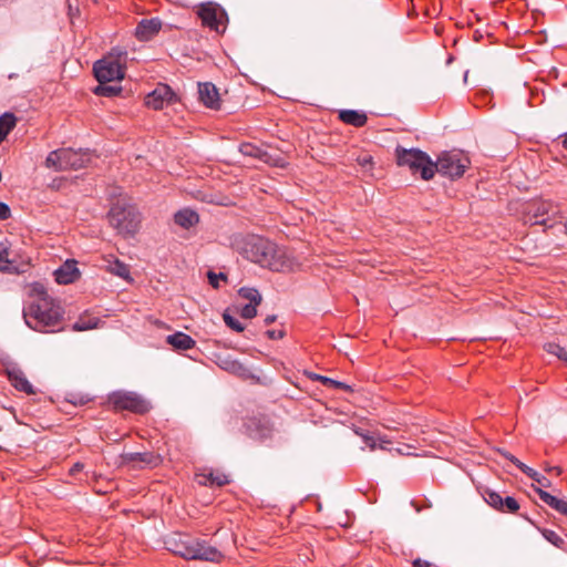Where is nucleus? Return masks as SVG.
Segmentation results:
<instances>
[{"label":"nucleus","mask_w":567,"mask_h":567,"mask_svg":"<svg viewBox=\"0 0 567 567\" xmlns=\"http://www.w3.org/2000/svg\"><path fill=\"white\" fill-rule=\"evenodd\" d=\"M239 249L247 260L271 271L290 272L300 268V264L287 248L261 236H246Z\"/></svg>","instance_id":"1"},{"label":"nucleus","mask_w":567,"mask_h":567,"mask_svg":"<svg viewBox=\"0 0 567 567\" xmlns=\"http://www.w3.org/2000/svg\"><path fill=\"white\" fill-rule=\"evenodd\" d=\"M239 249L247 260L271 271L290 272L300 268V264L287 248L261 236H246Z\"/></svg>","instance_id":"2"},{"label":"nucleus","mask_w":567,"mask_h":567,"mask_svg":"<svg viewBox=\"0 0 567 567\" xmlns=\"http://www.w3.org/2000/svg\"><path fill=\"white\" fill-rule=\"evenodd\" d=\"M239 249L247 260L271 271L290 272L300 268V264L287 248L261 236H246Z\"/></svg>","instance_id":"3"},{"label":"nucleus","mask_w":567,"mask_h":567,"mask_svg":"<svg viewBox=\"0 0 567 567\" xmlns=\"http://www.w3.org/2000/svg\"><path fill=\"white\" fill-rule=\"evenodd\" d=\"M23 319L29 328L42 333L62 331L63 309L53 298H40L23 308Z\"/></svg>","instance_id":"4"},{"label":"nucleus","mask_w":567,"mask_h":567,"mask_svg":"<svg viewBox=\"0 0 567 567\" xmlns=\"http://www.w3.org/2000/svg\"><path fill=\"white\" fill-rule=\"evenodd\" d=\"M165 546L173 554L189 560L219 563L224 557L220 550L208 545L205 540L190 538L182 534L168 536Z\"/></svg>","instance_id":"5"},{"label":"nucleus","mask_w":567,"mask_h":567,"mask_svg":"<svg viewBox=\"0 0 567 567\" xmlns=\"http://www.w3.org/2000/svg\"><path fill=\"white\" fill-rule=\"evenodd\" d=\"M107 218L111 226L124 237L135 235L141 225L140 212L124 199H118L112 205Z\"/></svg>","instance_id":"6"},{"label":"nucleus","mask_w":567,"mask_h":567,"mask_svg":"<svg viewBox=\"0 0 567 567\" xmlns=\"http://www.w3.org/2000/svg\"><path fill=\"white\" fill-rule=\"evenodd\" d=\"M395 158L399 166H406L413 175L420 174L422 179L433 178V161L423 151L417 148L406 150L402 146L395 148Z\"/></svg>","instance_id":"7"},{"label":"nucleus","mask_w":567,"mask_h":567,"mask_svg":"<svg viewBox=\"0 0 567 567\" xmlns=\"http://www.w3.org/2000/svg\"><path fill=\"white\" fill-rule=\"evenodd\" d=\"M468 165L470 159L466 156L452 152H444L439 156L435 163L433 162V176L437 172L451 179L460 178L464 175Z\"/></svg>","instance_id":"8"},{"label":"nucleus","mask_w":567,"mask_h":567,"mask_svg":"<svg viewBox=\"0 0 567 567\" xmlns=\"http://www.w3.org/2000/svg\"><path fill=\"white\" fill-rule=\"evenodd\" d=\"M109 404L115 411H128L135 414H145L150 411V403L135 392L116 391L109 395Z\"/></svg>","instance_id":"9"},{"label":"nucleus","mask_w":567,"mask_h":567,"mask_svg":"<svg viewBox=\"0 0 567 567\" xmlns=\"http://www.w3.org/2000/svg\"><path fill=\"white\" fill-rule=\"evenodd\" d=\"M197 14L204 27H207L217 33L225 32L228 16L219 4L215 2L202 3L198 8Z\"/></svg>","instance_id":"10"},{"label":"nucleus","mask_w":567,"mask_h":567,"mask_svg":"<svg viewBox=\"0 0 567 567\" xmlns=\"http://www.w3.org/2000/svg\"><path fill=\"white\" fill-rule=\"evenodd\" d=\"M95 79L99 83L121 81L124 78V69L120 61L113 56L104 58L94 63Z\"/></svg>","instance_id":"11"},{"label":"nucleus","mask_w":567,"mask_h":567,"mask_svg":"<svg viewBox=\"0 0 567 567\" xmlns=\"http://www.w3.org/2000/svg\"><path fill=\"white\" fill-rule=\"evenodd\" d=\"M162 463V457L153 452L143 453H123L120 455V465L128 466L133 470L145 467H156Z\"/></svg>","instance_id":"12"},{"label":"nucleus","mask_w":567,"mask_h":567,"mask_svg":"<svg viewBox=\"0 0 567 567\" xmlns=\"http://www.w3.org/2000/svg\"><path fill=\"white\" fill-rule=\"evenodd\" d=\"M177 102V95L169 85L159 83L151 93L145 96V105L155 111Z\"/></svg>","instance_id":"13"},{"label":"nucleus","mask_w":567,"mask_h":567,"mask_svg":"<svg viewBox=\"0 0 567 567\" xmlns=\"http://www.w3.org/2000/svg\"><path fill=\"white\" fill-rule=\"evenodd\" d=\"M553 203L549 200H533L527 204L525 209V223L530 225L548 226L547 216L553 210Z\"/></svg>","instance_id":"14"},{"label":"nucleus","mask_w":567,"mask_h":567,"mask_svg":"<svg viewBox=\"0 0 567 567\" xmlns=\"http://www.w3.org/2000/svg\"><path fill=\"white\" fill-rule=\"evenodd\" d=\"M484 499L491 507L502 513L515 514L520 507L516 498L503 497L499 493L489 489L485 492Z\"/></svg>","instance_id":"15"},{"label":"nucleus","mask_w":567,"mask_h":567,"mask_svg":"<svg viewBox=\"0 0 567 567\" xmlns=\"http://www.w3.org/2000/svg\"><path fill=\"white\" fill-rule=\"evenodd\" d=\"M90 161V156L86 152L74 151L72 148H62V165L60 168L63 171L80 169L84 167Z\"/></svg>","instance_id":"16"},{"label":"nucleus","mask_w":567,"mask_h":567,"mask_svg":"<svg viewBox=\"0 0 567 567\" xmlns=\"http://www.w3.org/2000/svg\"><path fill=\"white\" fill-rule=\"evenodd\" d=\"M102 267L110 274L117 276L126 281H132L130 267L116 258L114 255H106L102 257Z\"/></svg>","instance_id":"17"},{"label":"nucleus","mask_w":567,"mask_h":567,"mask_svg":"<svg viewBox=\"0 0 567 567\" xmlns=\"http://www.w3.org/2000/svg\"><path fill=\"white\" fill-rule=\"evenodd\" d=\"M162 29V21L158 18L143 19L135 29V37L140 41L152 40Z\"/></svg>","instance_id":"18"},{"label":"nucleus","mask_w":567,"mask_h":567,"mask_svg":"<svg viewBox=\"0 0 567 567\" xmlns=\"http://www.w3.org/2000/svg\"><path fill=\"white\" fill-rule=\"evenodd\" d=\"M199 101L208 109L219 110L220 99L216 86L213 83L198 84Z\"/></svg>","instance_id":"19"},{"label":"nucleus","mask_w":567,"mask_h":567,"mask_svg":"<svg viewBox=\"0 0 567 567\" xmlns=\"http://www.w3.org/2000/svg\"><path fill=\"white\" fill-rule=\"evenodd\" d=\"M55 281L61 285H69L80 278V270L74 260L65 261L54 271Z\"/></svg>","instance_id":"20"},{"label":"nucleus","mask_w":567,"mask_h":567,"mask_svg":"<svg viewBox=\"0 0 567 567\" xmlns=\"http://www.w3.org/2000/svg\"><path fill=\"white\" fill-rule=\"evenodd\" d=\"M338 120L347 125L359 128L367 124L368 115L362 111L340 110L338 111Z\"/></svg>","instance_id":"21"},{"label":"nucleus","mask_w":567,"mask_h":567,"mask_svg":"<svg viewBox=\"0 0 567 567\" xmlns=\"http://www.w3.org/2000/svg\"><path fill=\"white\" fill-rule=\"evenodd\" d=\"M197 482L205 486L223 487L230 483L228 475L221 472L209 471L208 473H200L196 475Z\"/></svg>","instance_id":"22"},{"label":"nucleus","mask_w":567,"mask_h":567,"mask_svg":"<svg viewBox=\"0 0 567 567\" xmlns=\"http://www.w3.org/2000/svg\"><path fill=\"white\" fill-rule=\"evenodd\" d=\"M539 498L547 504L549 507L558 512L559 514L567 517V501L560 499L540 487H534Z\"/></svg>","instance_id":"23"},{"label":"nucleus","mask_w":567,"mask_h":567,"mask_svg":"<svg viewBox=\"0 0 567 567\" xmlns=\"http://www.w3.org/2000/svg\"><path fill=\"white\" fill-rule=\"evenodd\" d=\"M166 342L172 346L175 350H189L196 344V341L184 332H175L166 337Z\"/></svg>","instance_id":"24"},{"label":"nucleus","mask_w":567,"mask_h":567,"mask_svg":"<svg viewBox=\"0 0 567 567\" xmlns=\"http://www.w3.org/2000/svg\"><path fill=\"white\" fill-rule=\"evenodd\" d=\"M174 221L182 228L189 229L199 223V215L193 209L184 208L174 215Z\"/></svg>","instance_id":"25"},{"label":"nucleus","mask_w":567,"mask_h":567,"mask_svg":"<svg viewBox=\"0 0 567 567\" xmlns=\"http://www.w3.org/2000/svg\"><path fill=\"white\" fill-rule=\"evenodd\" d=\"M522 517H524L527 522H529L532 525H534L540 532V534L547 542H549L555 547H557L564 551H567V542L560 535H558L555 530L538 527L535 524V522L532 520L526 515H522Z\"/></svg>","instance_id":"26"},{"label":"nucleus","mask_w":567,"mask_h":567,"mask_svg":"<svg viewBox=\"0 0 567 567\" xmlns=\"http://www.w3.org/2000/svg\"><path fill=\"white\" fill-rule=\"evenodd\" d=\"M9 248L6 243H0V271L8 274L19 272V268L14 260L9 258Z\"/></svg>","instance_id":"27"},{"label":"nucleus","mask_w":567,"mask_h":567,"mask_svg":"<svg viewBox=\"0 0 567 567\" xmlns=\"http://www.w3.org/2000/svg\"><path fill=\"white\" fill-rule=\"evenodd\" d=\"M12 385L21 392L27 394H34L32 384L28 381L27 377L22 372H12L9 374Z\"/></svg>","instance_id":"28"},{"label":"nucleus","mask_w":567,"mask_h":567,"mask_svg":"<svg viewBox=\"0 0 567 567\" xmlns=\"http://www.w3.org/2000/svg\"><path fill=\"white\" fill-rule=\"evenodd\" d=\"M239 151L244 156L258 158L262 162H268L269 158V154L266 151H262L260 147L251 143L240 144Z\"/></svg>","instance_id":"29"},{"label":"nucleus","mask_w":567,"mask_h":567,"mask_svg":"<svg viewBox=\"0 0 567 567\" xmlns=\"http://www.w3.org/2000/svg\"><path fill=\"white\" fill-rule=\"evenodd\" d=\"M17 117L13 113L7 112L0 116V143L3 142L9 133L16 127Z\"/></svg>","instance_id":"30"},{"label":"nucleus","mask_w":567,"mask_h":567,"mask_svg":"<svg viewBox=\"0 0 567 567\" xmlns=\"http://www.w3.org/2000/svg\"><path fill=\"white\" fill-rule=\"evenodd\" d=\"M101 320L90 315L81 316L72 326L73 331H86L99 328Z\"/></svg>","instance_id":"31"},{"label":"nucleus","mask_w":567,"mask_h":567,"mask_svg":"<svg viewBox=\"0 0 567 567\" xmlns=\"http://www.w3.org/2000/svg\"><path fill=\"white\" fill-rule=\"evenodd\" d=\"M520 465H522V472L524 474H526L529 478L537 482L543 487H550L551 482L547 477L539 474L537 471L527 466L526 464H520Z\"/></svg>","instance_id":"32"},{"label":"nucleus","mask_w":567,"mask_h":567,"mask_svg":"<svg viewBox=\"0 0 567 567\" xmlns=\"http://www.w3.org/2000/svg\"><path fill=\"white\" fill-rule=\"evenodd\" d=\"M62 148L55 150L49 153L45 159V166L48 168H52L56 172L63 171V168H60L59 166L62 165Z\"/></svg>","instance_id":"33"},{"label":"nucleus","mask_w":567,"mask_h":567,"mask_svg":"<svg viewBox=\"0 0 567 567\" xmlns=\"http://www.w3.org/2000/svg\"><path fill=\"white\" fill-rule=\"evenodd\" d=\"M238 295L249 300V303L260 305L261 302V295L256 288L243 287L238 290Z\"/></svg>","instance_id":"34"},{"label":"nucleus","mask_w":567,"mask_h":567,"mask_svg":"<svg viewBox=\"0 0 567 567\" xmlns=\"http://www.w3.org/2000/svg\"><path fill=\"white\" fill-rule=\"evenodd\" d=\"M121 92L120 86L109 85L107 83L99 84L94 89V93L100 96H115Z\"/></svg>","instance_id":"35"},{"label":"nucleus","mask_w":567,"mask_h":567,"mask_svg":"<svg viewBox=\"0 0 567 567\" xmlns=\"http://www.w3.org/2000/svg\"><path fill=\"white\" fill-rule=\"evenodd\" d=\"M545 349L548 353H551L554 355H556L557 358H559L560 360L567 362V351L565 348L560 347L559 344L557 343H547L545 346Z\"/></svg>","instance_id":"36"},{"label":"nucleus","mask_w":567,"mask_h":567,"mask_svg":"<svg viewBox=\"0 0 567 567\" xmlns=\"http://www.w3.org/2000/svg\"><path fill=\"white\" fill-rule=\"evenodd\" d=\"M223 319L227 327L236 332H241L245 330V326L239 322L235 317L230 316L228 312L223 315Z\"/></svg>","instance_id":"37"},{"label":"nucleus","mask_w":567,"mask_h":567,"mask_svg":"<svg viewBox=\"0 0 567 567\" xmlns=\"http://www.w3.org/2000/svg\"><path fill=\"white\" fill-rule=\"evenodd\" d=\"M66 401L75 406H82L91 402L92 399L87 394L70 393Z\"/></svg>","instance_id":"38"},{"label":"nucleus","mask_w":567,"mask_h":567,"mask_svg":"<svg viewBox=\"0 0 567 567\" xmlns=\"http://www.w3.org/2000/svg\"><path fill=\"white\" fill-rule=\"evenodd\" d=\"M225 369L231 371L233 373L239 374L241 377H246L248 370L238 361H226Z\"/></svg>","instance_id":"39"},{"label":"nucleus","mask_w":567,"mask_h":567,"mask_svg":"<svg viewBox=\"0 0 567 567\" xmlns=\"http://www.w3.org/2000/svg\"><path fill=\"white\" fill-rule=\"evenodd\" d=\"M259 305H255V303H248L246 306L243 307L241 309V317L245 318V319H252L257 316V307Z\"/></svg>","instance_id":"40"},{"label":"nucleus","mask_w":567,"mask_h":567,"mask_svg":"<svg viewBox=\"0 0 567 567\" xmlns=\"http://www.w3.org/2000/svg\"><path fill=\"white\" fill-rule=\"evenodd\" d=\"M31 296H34L37 297V299H40V298H51L44 286L42 284H39V282H34L32 285V289H31Z\"/></svg>","instance_id":"41"},{"label":"nucleus","mask_w":567,"mask_h":567,"mask_svg":"<svg viewBox=\"0 0 567 567\" xmlns=\"http://www.w3.org/2000/svg\"><path fill=\"white\" fill-rule=\"evenodd\" d=\"M357 163L364 169H372L373 158L371 155L358 156Z\"/></svg>","instance_id":"42"},{"label":"nucleus","mask_w":567,"mask_h":567,"mask_svg":"<svg viewBox=\"0 0 567 567\" xmlns=\"http://www.w3.org/2000/svg\"><path fill=\"white\" fill-rule=\"evenodd\" d=\"M498 453L506 460H508L509 462H512L516 467H518L520 471H522V465L520 464H524L523 462H520L516 456H514L513 454H511L509 452L507 451H503V450H498Z\"/></svg>","instance_id":"43"},{"label":"nucleus","mask_w":567,"mask_h":567,"mask_svg":"<svg viewBox=\"0 0 567 567\" xmlns=\"http://www.w3.org/2000/svg\"><path fill=\"white\" fill-rule=\"evenodd\" d=\"M10 217H11L10 207L6 203L0 202V220H7Z\"/></svg>","instance_id":"44"},{"label":"nucleus","mask_w":567,"mask_h":567,"mask_svg":"<svg viewBox=\"0 0 567 567\" xmlns=\"http://www.w3.org/2000/svg\"><path fill=\"white\" fill-rule=\"evenodd\" d=\"M216 278H220V279H223V280H226V279H227L226 275H225V274H223V272H219V275H216V274H214L213 271H209V272H208L209 284H210L213 287H217V286H218L217 281H216Z\"/></svg>","instance_id":"45"},{"label":"nucleus","mask_w":567,"mask_h":567,"mask_svg":"<svg viewBox=\"0 0 567 567\" xmlns=\"http://www.w3.org/2000/svg\"><path fill=\"white\" fill-rule=\"evenodd\" d=\"M266 334L270 340H277L282 339L286 333L284 330H267Z\"/></svg>","instance_id":"46"},{"label":"nucleus","mask_w":567,"mask_h":567,"mask_svg":"<svg viewBox=\"0 0 567 567\" xmlns=\"http://www.w3.org/2000/svg\"><path fill=\"white\" fill-rule=\"evenodd\" d=\"M313 380L320 381L323 385H326L328 388H332L333 381H334L331 378L319 375V374H315Z\"/></svg>","instance_id":"47"},{"label":"nucleus","mask_w":567,"mask_h":567,"mask_svg":"<svg viewBox=\"0 0 567 567\" xmlns=\"http://www.w3.org/2000/svg\"><path fill=\"white\" fill-rule=\"evenodd\" d=\"M363 442L371 449L374 450L377 447V441L373 436L361 434Z\"/></svg>","instance_id":"48"},{"label":"nucleus","mask_w":567,"mask_h":567,"mask_svg":"<svg viewBox=\"0 0 567 567\" xmlns=\"http://www.w3.org/2000/svg\"><path fill=\"white\" fill-rule=\"evenodd\" d=\"M544 471L547 473H555L557 476L563 473V470L560 466H550L547 463L544 465Z\"/></svg>","instance_id":"49"},{"label":"nucleus","mask_w":567,"mask_h":567,"mask_svg":"<svg viewBox=\"0 0 567 567\" xmlns=\"http://www.w3.org/2000/svg\"><path fill=\"white\" fill-rule=\"evenodd\" d=\"M84 468V464L81 463V462H76L75 464H73V466L70 468L69 471V474L70 475H75L76 473H80L81 471H83Z\"/></svg>","instance_id":"50"},{"label":"nucleus","mask_w":567,"mask_h":567,"mask_svg":"<svg viewBox=\"0 0 567 567\" xmlns=\"http://www.w3.org/2000/svg\"><path fill=\"white\" fill-rule=\"evenodd\" d=\"M332 389H340V390H344V391H351V386L350 385H348L347 383L337 381V380L333 381Z\"/></svg>","instance_id":"51"},{"label":"nucleus","mask_w":567,"mask_h":567,"mask_svg":"<svg viewBox=\"0 0 567 567\" xmlns=\"http://www.w3.org/2000/svg\"><path fill=\"white\" fill-rule=\"evenodd\" d=\"M413 567H430V563L421 558H416L412 563Z\"/></svg>","instance_id":"52"},{"label":"nucleus","mask_w":567,"mask_h":567,"mask_svg":"<svg viewBox=\"0 0 567 567\" xmlns=\"http://www.w3.org/2000/svg\"><path fill=\"white\" fill-rule=\"evenodd\" d=\"M391 442L389 440H386L385 437H379V444L378 446L382 450H388V444H390Z\"/></svg>","instance_id":"53"},{"label":"nucleus","mask_w":567,"mask_h":567,"mask_svg":"<svg viewBox=\"0 0 567 567\" xmlns=\"http://www.w3.org/2000/svg\"><path fill=\"white\" fill-rule=\"evenodd\" d=\"M276 320V316L275 315H269L265 318V324L266 326H269L271 324L272 322H275Z\"/></svg>","instance_id":"54"},{"label":"nucleus","mask_w":567,"mask_h":567,"mask_svg":"<svg viewBox=\"0 0 567 567\" xmlns=\"http://www.w3.org/2000/svg\"><path fill=\"white\" fill-rule=\"evenodd\" d=\"M561 144L563 147L567 150V133L563 135Z\"/></svg>","instance_id":"55"},{"label":"nucleus","mask_w":567,"mask_h":567,"mask_svg":"<svg viewBox=\"0 0 567 567\" xmlns=\"http://www.w3.org/2000/svg\"><path fill=\"white\" fill-rule=\"evenodd\" d=\"M396 451H398V453H399V454H406V453L404 452V449H398Z\"/></svg>","instance_id":"56"},{"label":"nucleus","mask_w":567,"mask_h":567,"mask_svg":"<svg viewBox=\"0 0 567 567\" xmlns=\"http://www.w3.org/2000/svg\"><path fill=\"white\" fill-rule=\"evenodd\" d=\"M564 227H565V233L567 234V220L565 221Z\"/></svg>","instance_id":"57"}]
</instances>
